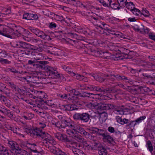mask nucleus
<instances>
[{
    "mask_svg": "<svg viewBox=\"0 0 155 155\" xmlns=\"http://www.w3.org/2000/svg\"><path fill=\"white\" fill-rule=\"evenodd\" d=\"M95 14L92 12L89 13L87 15L88 19L90 21L92 22V23L95 25L99 27L102 29H104L106 30L109 33L117 36V37H120L121 38H124L125 37L122 33L118 32H115L112 31L111 29H109L108 27L105 26L107 25L105 23L101 22L98 18L95 17Z\"/></svg>",
    "mask_w": 155,
    "mask_h": 155,
    "instance_id": "f03ea898",
    "label": "nucleus"
},
{
    "mask_svg": "<svg viewBox=\"0 0 155 155\" xmlns=\"http://www.w3.org/2000/svg\"><path fill=\"white\" fill-rule=\"evenodd\" d=\"M40 73L39 72H35L34 73V75L32 76H28L26 78H21V80L22 81L26 80L27 82L30 83H38L37 81L38 79V77L37 76V75H38Z\"/></svg>",
    "mask_w": 155,
    "mask_h": 155,
    "instance_id": "9d476101",
    "label": "nucleus"
},
{
    "mask_svg": "<svg viewBox=\"0 0 155 155\" xmlns=\"http://www.w3.org/2000/svg\"><path fill=\"white\" fill-rule=\"evenodd\" d=\"M149 37L150 39L155 41V35L154 33L152 32L150 33L149 34Z\"/></svg>",
    "mask_w": 155,
    "mask_h": 155,
    "instance_id": "680f3d73",
    "label": "nucleus"
},
{
    "mask_svg": "<svg viewBox=\"0 0 155 155\" xmlns=\"http://www.w3.org/2000/svg\"><path fill=\"white\" fill-rule=\"evenodd\" d=\"M68 110H77L78 108L77 107V106L75 104L69 105L67 106Z\"/></svg>",
    "mask_w": 155,
    "mask_h": 155,
    "instance_id": "a19ab883",
    "label": "nucleus"
},
{
    "mask_svg": "<svg viewBox=\"0 0 155 155\" xmlns=\"http://www.w3.org/2000/svg\"><path fill=\"white\" fill-rule=\"evenodd\" d=\"M73 146L71 147L72 151L74 154L79 155L80 151L81 150H80L79 149H78L77 147H80V144L74 143H73Z\"/></svg>",
    "mask_w": 155,
    "mask_h": 155,
    "instance_id": "a211bd4d",
    "label": "nucleus"
},
{
    "mask_svg": "<svg viewBox=\"0 0 155 155\" xmlns=\"http://www.w3.org/2000/svg\"><path fill=\"white\" fill-rule=\"evenodd\" d=\"M29 14L28 13H25L23 16V18L25 19L29 20Z\"/></svg>",
    "mask_w": 155,
    "mask_h": 155,
    "instance_id": "69168bd1",
    "label": "nucleus"
},
{
    "mask_svg": "<svg viewBox=\"0 0 155 155\" xmlns=\"http://www.w3.org/2000/svg\"><path fill=\"white\" fill-rule=\"evenodd\" d=\"M115 113L117 114L120 115H123L124 114V111L123 109H117L114 111Z\"/></svg>",
    "mask_w": 155,
    "mask_h": 155,
    "instance_id": "09e8293b",
    "label": "nucleus"
},
{
    "mask_svg": "<svg viewBox=\"0 0 155 155\" xmlns=\"http://www.w3.org/2000/svg\"><path fill=\"white\" fill-rule=\"evenodd\" d=\"M38 31L36 35L45 40H49L50 39V37L42 31L39 30Z\"/></svg>",
    "mask_w": 155,
    "mask_h": 155,
    "instance_id": "f3484780",
    "label": "nucleus"
},
{
    "mask_svg": "<svg viewBox=\"0 0 155 155\" xmlns=\"http://www.w3.org/2000/svg\"><path fill=\"white\" fill-rule=\"evenodd\" d=\"M116 119L118 123L121 125L127 124L128 122V120L126 118L122 119L121 117L118 116L116 117Z\"/></svg>",
    "mask_w": 155,
    "mask_h": 155,
    "instance_id": "4be33fe9",
    "label": "nucleus"
},
{
    "mask_svg": "<svg viewBox=\"0 0 155 155\" xmlns=\"http://www.w3.org/2000/svg\"><path fill=\"white\" fill-rule=\"evenodd\" d=\"M2 151H3V153L4 155H12L13 153L11 150L8 149L5 147H2Z\"/></svg>",
    "mask_w": 155,
    "mask_h": 155,
    "instance_id": "c85d7f7f",
    "label": "nucleus"
},
{
    "mask_svg": "<svg viewBox=\"0 0 155 155\" xmlns=\"http://www.w3.org/2000/svg\"><path fill=\"white\" fill-rule=\"evenodd\" d=\"M34 132L36 136L41 137L42 139L43 143L48 145L49 144L53 145L56 143L53 138L47 133L41 131L38 128Z\"/></svg>",
    "mask_w": 155,
    "mask_h": 155,
    "instance_id": "7ed1b4c3",
    "label": "nucleus"
},
{
    "mask_svg": "<svg viewBox=\"0 0 155 155\" xmlns=\"http://www.w3.org/2000/svg\"><path fill=\"white\" fill-rule=\"evenodd\" d=\"M119 4L113 2L112 0H109L108 2V6H110L111 7L114 9H116L118 8Z\"/></svg>",
    "mask_w": 155,
    "mask_h": 155,
    "instance_id": "2f4dec72",
    "label": "nucleus"
},
{
    "mask_svg": "<svg viewBox=\"0 0 155 155\" xmlns=\"http://www.w3.org/2000/svg\"><path fill=\"white\" fill-rule=\"evenodd\" d=\"M0 112L3 113L10 118L13 117V114L9 110L5 108L4 107L0 106Z\"/></svg>",
    "mask_w": 155,
    "mask_h": 155,
    "instance_id": "ddd939ff",
    "label": "nucleus"
},
{
    "mask_svg": "<svg viewBox=\"0 0 155 155\" xmlns=\"http://www.w3.org/2000/svg\"><path fill=\"white\" fill-rule=\"evenodd\" d=\"M74 138L79 142L82 143L83 147L89 150H92V145L89 142H87L78 133L74 134Z\"/></svg>",
    "mask_w": 155,
    "mask_h": 155,
    "instance_id": "0eeeda50",
    "label": "nucleus"
},
{
    "mask_svg": "<svg viewBox=\"0 0 155 155\" xmlns=\"http://www.w3.org/2000/svg\"><path fill=\"white\" fill-rule=\"evenodd\" d=\"M81 114L77 113L75 114L73 116V118L75 120H81Z\"/></svg>",
    "mask_w": 155,
    "mask_h": 155,
    "instance_id": "6e6d98bb",
    "label": "nucleus"
},
{
    "mask_svg": "<svg viewBox=\"0 0 155 155\" xmlns=\"http://www.w3.org/2000/svg\"><path fill=\"white\" fill-rule=\"evenodd\" d=\"M90 117L89 114L86 113H83L81 114V120L84 122H87L89 120Z\"/></svg>",
    "mask_w": 155,
    "mask_h": 155,
    "instance_id": "a878e982",
    "label": "nucleus"
},
{
    "mask_svg": "<svg viewBox=\"0 0 155 155\" xmlns=\"http://www.w3.org/2000/svg\"><path fill=\"white\" fill-rule=\"evenodd\" d=\"M89 130L91 133L97 134L98 129L96 127H91L90 128Z\"/></svg>",
    "mask_w": 155,
    "mask_h": 155,
    "instance_id": "5fc2aeb1",
    "label": "nucleus"
},
{
    "mask_svg": "<svg viewBox=\"0 0 155 155\" xmlns=\"http://www.w3.org/2000/svg\"><path fill=\"white\" fill-rule=\"evenodd\" d=\"M108 131L111 133H114L115 131L114 128L112 127H109L108 128Z\"/></svg>",
    "mask_w": 155,
    "mask_h": 155,
    "instance_id": "338daca9",
    "label": "nucleus"
},
{
    "mask_svg": "<svg viewBox=\"0 0 155 155\" xmlns=\"http://www.w3.org/2000/svg\"><path fill=\"white\" fill-rule=\"evenodd\" d=\"M98 149L99 154L100 155H107V151L106 149L102 146Z\"/></svg>",
    "mask_w": 155,
    "mask_h": 155,
    "instance_id": "7c9ffc66",
    "label": "nucleus"
},
{
    "mask_svg": "<svg viewBox=\"0 0 155 155\" xmlns=\"http://www.w3.org/2000/svg\"><path fill=\"white\" fill-rule=\"evenodd\" d=\"M10 147L11 148L12 150L15 152V150L18 149V145L15 141H9L8 143Z\"/></svg>",
    "mask_w": 155,
    "mask_h": 155,
    "instance_id": "6ab92c4d",
    "label": "nucleus"
},
{
    "mask_svg": "<svg viewBox=\"0 0 155 155\" xmlns=\"http://www.w3.org/2000/svg\"><path fill=\"white\" fill-rule=\"evenodd\" d=\"M93 54L96 56L101 57L104 58L109 59L110 58V54L108 52L102 51L94 50L92 51Z\"/></svg>",
    "mask_w": 155,
    "mask_h": 155,
    "instance_id": "9b49d317",
    "label": "nucleus"
},
{
    "mask_svg": "<svg viewBox=\"0 0 155 155\" xmlns=\"http://www.w3.org/2000/svg\"><path fill=\"white\" fill-rule=\"evenodd\" d=\"M34 94L35 97H36L37 98L40 99H42L44 98H46L47 95L44 92L40 91H35L34 92Z\"/></svg>",
    "mask_w": 155,
    "mask_h": 155,
    "instance_id": "dca6fc26",
    "label": "nucleus"
},
{
    "mask_svg": "<svg viewBox=\"0 0 155 155\" xmlns=\"http://www.w3.org/2000/svg\"><path fill=\"white\" fill-rule=\"evenodd\" d=\"M71 76L76 78L79 81L82 80L84 81L87 82L88 81L87 78L84 77L83 75L79 74H76L74 72L72 73Z\"/></svg>",
    "mask_w": 155,
    "mask_h": 155,
    "instance_id": "4468645a",
    "label": "nucleus"
},
{
    "mask_svg": "<svg viewBox=\"0 0 155 155\" xmlns=\"http://www.w3.org/2000/svg\"><path fill=\"white\" fill-rule=\"evenodd\" d=\"M52 18L55 20L56 21H61L64 19L63 17L61 15H56L54 13H52Z\"/></svg>",
    "mask_w": 155,
    "mask_h": 155,
    "instance_id": "bb28decb",
    "label": "nucleus"
},
{
    "mask_svg": "<svg viewBox=\"0 0 155 155\" xmlns=\"http://www.w3.org/2000/svg\"><path fill=\"white\" fill-rule=\"evenodd\" d=\"M127 0H117L119 5L121 7H125V2Z\"/></svg>",
    "mask_w": 155,
    "mask_h": 155,
    "instance_id": "79ce46f5",
    "label": "nucleus"
},
{
    "mask_svg": "<svg viewBox=\"0 0 155 155\" xmlns=\"http://www.w3.org/2000/svg\"><path fill=\"white\" fill-rule=\"evenodd\" d=\"M34 115L33 114L28 113L24 115L23 117L26 120H29L34 117Z\"/></svg>",
    "mask_w": 155,
    "mask_h": 155,
    "instance_id": "473e14b6",
    "label": "nucleus"
},
{
    "mask_svg": "<svg viewBox=\"0 0 155 155\" xmlns=\"http://www.w3.org/2000/svg\"><path fill=\"white\" fill-rule=\"evenodd\" d=\"M147 148L149 151L152 153L153 151V148L151 142L150 141H148L147 142Z\"/></svg>",
    "mask_w": 155,
    "mask_h": 155,
    "instance_id": "603ef678",
    "label": "nucleus"
},
{
    "mask_svg": "<svg viewBox=\"0 0 155 155\" xmlns=\"http://www.w3.org/2000/svg\"><path fill=\"white\" fill-rule=\"evenodd\" d=\"M103 139L104 141L110 143H112L113 141V139L112 137L107 133L104 135Z\"/></svg>",
    "mask_w": 155,
    "mask_h": 155,
    "instance_id": "b1692460",
    "label": "nucleus"
},
{
    "mask_svg": "<svg viewBox=\"0 0 155 155\" xmlns=\"http://www.w3.org/2000/svg\"><path fill=\"white\" fill-rule=\"evenodd\" d=\"M46 104L49 106H52L54 107L55 105L54 104V102L52 100H50L46 101Z\"/></svg>",
    "mask_w": 155,
    "mask_h": 155,
    "instance_id": "4d7b16f0",
    "label": "nucleus"
},
{
    "mask_svg": "<svg viewBox=\"0 0 155 155\" xmlns=\"http://www.w3.org/2000/svg\"><path fill=\"white\" fill-rule=\"evenodd\" d=\"M55 137L59 140H62L64 139L63 135L59 133H57L55 134Z\"/></svg>",
    "mask_w": 155,
    "mask_h": 155,
    "instance_id": "a18cd8bd",
    "label": "nucleus"
},
{
    "mask_svg": "<svg viewBox=\"0 0 155 155\" xmlns=\"http://www.w3.org/2000/svg\"><path fill=\"white\" fill-rule=\"evenodd\" d=\"M15 153L17 154H18V155H29L27 152L19 148L15 150Z\"/></svg>",
    "mask_w": 155,
    "mask_h": 155,
    "instance_id": "cd10ccee",
    "label": "nucleus"
},
{
    "mask_svg": "<svg viewBox=\"0 0 155 155\" xmlns=\"http://www.w3.org/2000/svg\"><path fill=\"white\" fill-rule=\"evenodd\" d=\"M86 87H87L86 90L90 91H96L100 92L103 91L104 92V94H106L108 96H109L108 93L112 92V90H107L103 88H100L98 87L94 86V85H86Z\"/></svg>",
    "mask_w": 155,
    "mask_h": 155,
    "instance_id": "6e6552de",
    "label": "nucleus"
},
{
    "mask_svg": "<svg viewBox=\"0 0 155 155\" xmlns=\"http://www.w3.org/2000/svg\"><path fill=\"white\" fill-rule=\"evenodd\" d=\"M0 10L1 12L0 13V18L3 17H8L11 14V11L9 8L1 7Z\"/></svg>",
    "mask_w": 155,
    "mask_h": 155,
    "instance_id": "f8f14e48",
    "label": "nucleus"
},
{
    "mask_svg": "<svg viewBox=\"0 0 155 155\" xmlns=\"http://www.w3.org/2000/svg\"><path fill=\"white\" fill-rule=\"evenodd\" d=\"M66 41L68 43L71 44L72 45H74L75 44V41L74 40H72L69 38H67L66 39Z\"/></svg>",
    "mask_w": 155,
    "mask_h": 155,
    "instance_id": "8fccbe9b",
    "label": "nucleus"
},
{
    "mask_svg": "<svg viewBox=\"0 0 155 155\" xmlns=\"http://www.w3.org/2000/svg\"><path fill=\"white\" fill-rule=\"evenodd\" d=\"M101 146L99 143H94L92 145V150H96L100 148Z\"/></svg>",
    "mask_w": 155,
    "mask_h": 155,
    "instance_id": "ea45409f",
    "label": "nucleus"
},
{
    "mask_svg": "<svg viewBox=\"0 0 155 155\" xmlns=\"http://www.w3.org/2000/svg\"><path fill=\"white\" fill-rule=\"evenodd\" d=\"M28 29L31 32L34 33L36 35L38 32V31L39 30L38 29L36 28L33 27H29Z\"/></svg>",
    "mask_w": 155,
    "mask_h": 155,
    "instance_id": "49530a36",
    "label": "nucleus"
},
{
    "mask_svg": "<svg viewBox=\"0 0 155 155\" xmlns=\"http://www.w3.org/2000/svg\"><path fill=\"white\" fill-rule=\"evenodd\" d=\"M118 45L114 44L113 46L110 47V49L116 52L118 54L120 53L122 51V48L119 47Z\"/></svg>",
    "mask_w": 155,
    "mask_h": 155,
    "instance_id": "aec40b11",
    "label": "nucleus"
},
{
    "mask_svg": "<svg viewBox=\"0 0 155 155\" xmlns=\"http://www.w3.org/2000/svg\"><path fill=\"white\" fill-rule=\"evenodd\" d=\"M27 44L22 41L16 42L14 44V46L17 48H25L26 47Z\"/></svg>",
    "mask_w": 155,
    "mask_h": 155,
    "instance_id": "5701e85b",
    "label": "nucleus"
},
{
    "mask_svg": "<svg viewBox=\"0 0 155 155\" xmlns=\"http://www.w3.org/2000/svg\"><path fill=\"white\" fill-rule=\"evenodd\" d=\"M79 86L78 87V88L82 90L87 89V87H86V85L81 84L79 85Z\"/></svg>",
    "mask_w": 155,
    "mask_h": 155,
    "instance_id": "774afa93",
    "label": "nucleus"
},
{
    "mask_svg": "<svg viewBox=\"0 0 155 155\" xmlns=\"http://www.w3.org/2000/svg\"><path fill=\"white\" fill-rule=\"evenodd\" d=\"M29 20H36L38 18V16L33 14H29Z\"/></svg>",
    "mask_w": 155,
    "mask_h": 155,
    "instance_id": "3c124183",
    "label": "nucleus"
},
{
    "mask_svg": "<svg viewBox=\"0 0 155 155\" xmlns=\"http://www.w3.org/2000/svg\"><path fill=\"white\" fill-rule=\"evenodd\" d=\"M38 113H39L40 115L45 118H46L50 119L49 121L51 120L53 124H55L57 127L60 128H64L66 127H68V128H67L66 130V133L70 136L74 138V134H78L77 132L80 133L81 134L84 135L86 137H88L89 135V134L86 132L84 129L78 124H74L72 122H68L66 120H63L61 121L55 122V120L52 119L51 117L47 113H45L41 111H38Z\"/></svg>",
    "mask_w": 155,
    "mask_h": 155,
    "instance_id": "f257e3e1",
    "label": "nucleus"
},
{
    "mask_svg": "<svg viewBox=\"0 0 155 155\" xmlns=\"http://www.w3.org/2000/svg\"><path fill=\"white\" fill-rule=\"evenodd\" d=\"M105 77H108L109 79L111 80L112 81H114L115 79H122V78L119 75H115L113 73L112 74H105Z\"/></svg>",
    "mask_w": 155,
    "mask_h": 155,
    "instance_id": "393cba45",
    "label": "nucleus"
},
{
    "mask_svg": "<svg viewBox=\"0 0 155 155\" xmlns=\"http://www.w3.org/2000/svg\"><path fill=\"white\" fill-rule=\"evenodd\" d=\"M131 11L132 12L133 14L136 16H138L141 14V12L140 11L137 9L134 8Z\"/></svg>",
    "mask_w": 155,
    "mask_h": 155,
    "instance_id": "e433bc0d",
    "label": "nucleus"
},
{
    "mask_svg": "<svg viewBox=\"0 0 155 155\" xmlns=\"http://www.w3.org/2000/svg\"><path fill=\"white\" fill-rule=\"evenodd\" d=\"M57 25L54 22H51L49 24V27L51 28H54L56 27Z\"/></svg>",
    "mask_w": 155,
    "mask_h": 155,
    "instance_id": "e2e57ef3",
    "label": "nucleus"
},
{
    "mask_svg": "<svg viewBox=\"0 0 155 155\" xmlns=\"http://www.w3.org/2000/svg\"><path fill=\"white\" fill-rule=\"evenodd\" d=\"M6 55V52L5 51L1 50V51H0V57L5 58Z\"/></svg>",
    "mask_w": 155,
    "mask_h": 155,
    "instance_id": "bf43d9fd",
    "label": "nucleus"
},
{
    "mask_svg": "<svg viewBox=\"0 0 155 155\" xmlns=\"http://www.w3.org/2000/svg\"><path fill=\"white\" fill-rule=\"evenodd\" d=\"M45 104H46V103H45V104H38V108H40H40L42 109H43L46 110V109H47L48 108L47 106H46L45 105Z\"/></svg>",
    "mask_w": 155,
    "mask_h": 155,
    "instance_id": "13d9d810",
    "label": "nucleus"
},
{
    "mask_svg": "<svg viewBox=\"0 0 155 155\" xmlns=\"http://www.w3.org/2000/svg\"><path fill=\"white\" fill-rule=\"evenodd\" d=\"M0 62L3 64L5 63L6 64H9L11 62L6 59H5L1 58H0Z\"/></svg>",
    "mask_w": 155,
    "mask_h": 155,
    "instance_id": "864d4df0",
    "label": "nucleus"
},
{
    "mask_svg": "<svg viewBox=\"0 0 155 155\" xmlns=\"http://www.w3.org/2000/svg\"><path fill=\"white\" fill-rule=\"evenodd\" d=\"M60 1L64 3H68L71 5H75L76 4H77V2L75 0H60ZM78 4L81 5L80 6H83L84 8L85 7L83 4L80 2H78Z\"/></svg>",
    "mask_w": 155,
    "mask_h": 155,
    "instance_id": "412c9836",
    "label": "nucleus"
},
{
    "mask_svg": "<svg viewBox=\"0 0 155 155\" xmlns=\"http://www.w3.org/2000/svg\"><path fill=\"white\" fill-rule=\"evenodd\" d=\"M125 6L126 7V8L130 11L132 10L134 8V5L133 2H125Z\"/></svg>",
    "mask_w": 155,
    "mask_h": 155,
    "instance_id": "c756f323",
    "label": "nucleus"
},
{
    "mask_svg": "<svg viewBox=\"0 0 155 155\" xmlns=\"http://www.w3.org/2000/svg\"><path fill=\"white\" fill-rule=\"evenodd\" d=\"M21 38L25 41H28V42H32L35 41H37V40L35 39H33L32 38L26 37L25 36L22 35L21 36Z\"/></svg>",
    "mask_w": 155,
    "mask_h": 155,
    "instance_id": "c9c22d12",
    "label": "nucleus"
},
{
    "mask_svg": "<svg viewBox=\"0 0 155 155\" xmlns=\"http://www.w3.org/2000/svg\"><path fill=\"white\" fill-rule=\"evenodd\" d=\"M37 129H38V128H36L35 129L32 130L31 129H27L25 130V131L28 134L30 135L31 136H33V135L36 136L35 134V131Z\"/></svg>",
    "mask_w": 155,
    "mask_h": 155,
    "instance_id": "f704fd0d",
    "label": "nucleus"
},
{
    "mask_svg": "<svg viewBox=\"0 0 155 155\" xmlns=\"http://www.w3.org/2000/svg\"><path fill=\"white\" fill-rule=\"evenodd\" d=\"M1 28H3V30L2 31L0 30L1 34V35L7 37L12 38H15V37L17 36L19 37L20 35V34H17L14 32L12 28H8V27H6L3 28L2 25L1 26Z\"/></svg>",
    "mask_w": 155,
    "mask_h": 155,
    "instance_id": "423d86ee",
    "label": "nucleus"
},
{
    "mask_svg": "<svg viewBox=\"0 0 155 155\" xmlns=\"http://www.w3.org/2000/svg\"><path fill=\"white\" fill-rule=\"evenodd\" d=\"M48 69L47 73H48L49 74V76H51L52 77H53L54 78H58L62 77L63 80H65V78L62 76V75L60 74L57 71V68L49 67Z\"/></svg>",
    "mask_w": 155,
    "mask_h": 155,
    "instance_id": "1a4fd4ad",
    "label": "nucleus"
},
{
    "mask_svg": "<svg viewBox=\"0 0 155 155\" xmlns=\"http://www.w3.org/2000/svg\"><path fill=\"white\" fill-rule=\"evenodd\" d=\"M69 91L71 93H74V96L72 97V99L73 100V103L82 106L84 105V103L81 101L79 98V97H90L94 98L96 96L98 95L97 94H95L92 93L86 94L84 96L78 91H76L75 89H72L71 87H69Z\"/></svg>",
    "mask_w": 155,
    "mask_h": 155,
    "instance_id": "20e7f679",
    "label": "nucleus"
},
{
    "mask_svg": "<svg viewBox=\"0 0 155 155\" xmlns=\"http://www.w3.org/2000/svg\"><path fill=\"white\" fill-rule=\"evenodd\" d=\"M56 153L55 154L57 155H67L64 152H62L61 150L59 148H56Z\"/></svg>",
    "mask_w": 155,
    "mask_h": 155,
    "instance_id": "c03bdc74",
    "label": "nucleus"
},
{
    "mask_svg": "<svg viewBox=\"0 0 155 155\" xmlns=\"http://www.w3.org/2000/svg\"><path fill=\"white\" fill-rule=\"evenodd\" d=\"M38 143H37L35 144L31 143L28 142L26 144V147L29 149L31 151L35 153L37 151V149L38 147Z\"/></svg>",
    "mask_w": 155,
    "mask_h": 155,
    "instance_id": "2eb2a0df",
    "label": "nucleus"
},
{
    "mask_svg": "<svg viewBox=\"0 0 155 155\" xmlns=\"http://www.w3.org/2000/svg\"><path fill=\"white\" fill-rule=\"evenodd\" d=\"M146 118V117L145 116H143L142 117H141L137 119L134 122H135V123L134 124V125H136L137 124H138L140 123L141 121L143 120H144Z\"/></svg>",
    "mask_w": 155,
    "mask_h": 155,
    "instance_id": "58836bf2",
    "label": "nucleus"
},
{
    "mask_svg": "<svg viewBox=\"0 0 155 155\" xmlns=\"http://www.w3.org/2000/svg\"><path fill=\"white\" fill-rule=\"evenodd\" d=\"M46 123L44 121H41L38 123V127L40 128L43 129L46 126Z\"/></svg>",
    "mask_w": 155,
    "mask_h": 155,
    "instance_id": "37998d69",
    "label": "nucleus"
},
{
    "mask_svg": "<svg viewBox=\"0 0 155 155\" xmlns=\"http://www.w3.org/2000/svg\"><path fill=\"white\" fill-rule=\"evenodd\" d=\"M89 75H91V74H90ZM91 75L94 78V79L99 82H102L105 79L104 78L94 74Z\"/></svg>",
    "mask_w": 155,
    "mask_h": 155,
    "instance_id": "72a5a7b5",
    "label": "nucleus"
},
{
    "mask_svg": "<svg viewBox=\"0 0 155 155\" xmlns=\"http://www.w3.org/2000/svg\"><path fill=\"white\" fill-rule=\"evenodd\" d=\"M48 148L50 150V151L52 153L54 154H55V153H56V148H55L54 147H48Z\"/></svg>",
    "mask_w": 155,
    "mask_h": 155,
    "instance_id": "0e129e2a",
    "label": "nucleus"
},
{
    "mask_svg": "<svg viewBox=\"0 0 155 155\" xmlns=\"http://www.w3.org/2000/svg\"><path fill=\"white\" fill-rule=\"evenodd\" d=\"M101 3L104 6L107 7L108 6V2L109 0H97Z\"/></svg>",
    "mask_w": 155,
    "mask_h": 155,
    "instance_id": "4c0bfd02",
    "label": "nucleus"
},
{
    "mask_svg": "<svg viewBox=\"0 0 155 155\" xmlns=\"http://www.w3.org/2000/svg\"><path fill=\"white\" fill-rule=\"evenodd\" d=\"M88 106L91 107V108L99 110L113 109L114 107V105L113 104H98L95 101L88 103Z\"/></svg>",
    "mask_w": 155,
    "mask_h": 155,
    "instance_id": "39448f33",
    "label": "nucleus"
},
{
    "mask_svg": "<svg viewBox=\"0 0 155 155\" xmlns=\"http://www.w3.org/2000/svg\"><path fill=\"white\" fill-rule=\"evenodd\" d=\"M104 130L102 129H98V130L97 131V134L101 135L103 137L104 136V135L106 133H103Z\"/></svg>",
    "mask_w": 155,
    "mask_h": 155,
    "instance_id": "052dcab7",
    "label": "nucleus"
},
{
    "mask_svg": "<svg viewBox=\"0 0 155 155\" xmlns=\"http://www.w3.org/2000/svg\"><path fill=\"white\" fill-rule=\"evenodd\" d=\"M143 15L145 17H148L150 15L149 12L147 10L143 9L141 12Z\"/></svg>",
    "mask_w": 155,
    "mask_h": 155,
    "instance_id": "de8ad7c7",
    "label": "nucleus"
}]
</instances>
